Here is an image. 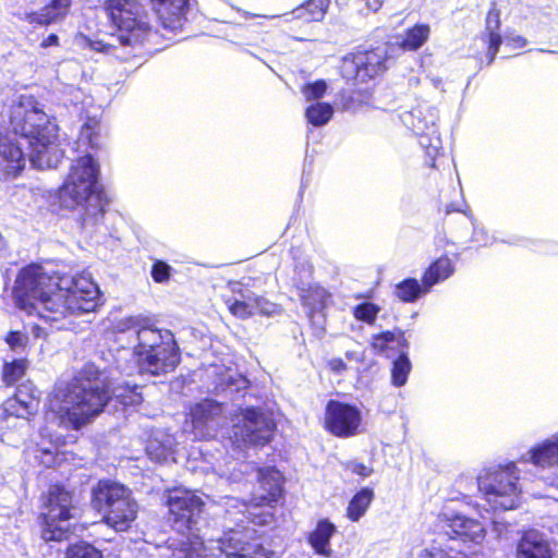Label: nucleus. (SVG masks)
Returning a JSON list of instances; mask_svg holds the SVG:
<instances>
[{
    "label": "nucleus",
    "mask_w": 558,
    "mask_h": 558,
    "mask_svg": "<svg viewBox=\"0 0 558 558\" xmlns=\"http://www.w3.org/2000/svg\"><path fill=\"white\" fill-rule=\"evenodd\" d=\"M379 307L369 302H364L354 307L353 314L357 320L373 324L377 317Z\"/></svg>",
    "instance_id": "4c0bfd02"
},
{
    "label": "nucleus",
    "mask_w": 558,
    "mask_h": 558,
    "mask_svg": "<svg viewBox=\"0 0 558 558\" xmlns=\"http://www.w3.org/2000/svg\"><path fill=\"white\" fill-rule=\"evenodd\" d=\"M5 116L8 125L0 124L1 181L15 179L24 170L26 155L22 141L31 149L29 161L35 168L58 167L63 157L58 143V126L33 95H14Z\"/></svg>",
    "instance_id": "f257e3e1"
},
{
    "label": "nucleus",
    "mask_w": 558,
    "mask_h": 558,
    "mask_svg": "<svg viewBox=\"0 0 558 558\" xmlns=\"http://www.w3.org/2000/svg\"><path fill=\"white\" fill-rule=\"evenodd\" d=\"M226 304L230 313L238 318L245 319L254 315L252 313V305L245 304L240 298H229Z\"/></svg>",
    "instance_id": "58836bf2"
},
{
    "label": "nucleus",
    "mask_w": 558,
    "mask_h": 558,
    "mask_svg": "<svg viewBox=\"0 0 558 558\" xmlns=\"http://www.w3.org/2000/svg\"><path fill=\"white\" fill-rule=\"evenodd\" d=\"M424 282H420L414 278L402 280L396 286L395 294L403 302L411 303L416 301L422 294L427 293Z\"/></svg>",
    "instance_id": "cd10ccee"
},
{
    "label": "nucleus",
    "mask_w": 558,
    "mask_h": 558,
    "mask_svg": "<svg viewBox=\"0 0 558 558\" xmlns=\"http://www.w3.org/2000/svg\"><path fill=\"white\" fill-rule=\"evenodd\" d=\"M75 41L81 47H88L98 52L111 53L114 49L112 44L104 43L102 40H93L83 34L77 35Z\"/></svg>",
    "instance_id": "ea45409f"
},
{
    "label": "nucleus",
    "mask_w": 558,
    "mask_h": 558,
    "mask_svg": "<svg viewBox=\"0 0 558 558\" xmlns=\"http://www.w3.org/2000/svg\"><path fill=\"white\" fill-rule=\"evenodd\" d=\"M99 295L90 275L51 276L36 264L20 271L13 288L17 308L50 323L94 312L99 305Z\"/></svg>",
    "instance_id": "f03ea898"
},
{
    "label": "nucleus",
    "mask_w": 558,
    "mask_h": 558,
    "mask_svg": "<svg viewBox=\"0 0 558 558\" xmlns=\"http://www.w3.org/2000/svg\"><path fill=\"white\" fill-rule=\"evenodd\" d=\"M170 274L171 267L162 260H156L151 266L150 275L153 279L158 283L168 281Z\"/></svg>",
    "instance_id": "c03bdc74"
},
{
    "label": "nucleus",
    "mask_w": 558,
    "mask_h": 558,
    "mask_svg": "<svg viewBox=\"0 0 558 558\" xmlns=\"http://www.w3.org/2000/svg\"><path fill=\"white\" fill-rule=\"evenodd\" d=\"M59 45V37L56 34H50L47 38H45L40 43L41 48H48L50 46H58Z\"/></svg>",
    "instance_id": "864d4df0"
},
{
    "label": "nucleus",
    "mask_w": 558,
    "mask_h": 558,
    "mask_svg": "<svg viewBox=\"0 0 558 558\" xmlns=\"http://www.w3.org/2000/svg\"><path fill=\"white\" fill-rule=\"evenodd\" d=\"M421 558H456V557L448 555L440 548L433 547L430 549L423 550Z\"/></svg>",
    "instance_id": "3c124183"
},
{
    "label": "nucleus",
    "mask_w": 558,
    "mask_h": 558,
    "mask_svg": "<svg viewBox=\"0 0 558 558\" xmlns=\"http://www.w3.org/2000/svg\"><path fill=\"white\" fill-rule=\"evenodd\" d=\"M329 0H308L306 4L296 8L293 13L296 19H304L307 22L320 21L327 11Z\"/></svg>",
    "instance_id": "c85d7f7f"
},
{
    "label": "nucleus",
    "mask_w": 558,
    "mask_h": 558,
    "mask_svg": "<svg viewBox=\"0 0 558 558\" xmlns=\"http://www.w3.org/2000/svg\"><path fill=\"white\" fill-rule=\"evenodd\" d=\"M429 36V26L426 24H417L410 28L400 43V47L404 50H417L424 45Z\"/></svg>",
    "instance_id": "c756f323"
},
{
    "label": "nucleus",
    "mask_w": 558,
    "mask_h": 558,
    "mask_svg": "<svg viewBox=\"0 0 558 558\" xmlns=\"http://www.w3.org/2000/svg\"><path fill=\"white\" fill-rule=\"evenodd\" d=\"M104 9L119 31L121 45H143L154 35L143 5L137 0H106Z\"/></svg>",
    "instance_id": "1a4fd4ad"
},
{
    "label": "nucleus",
    "mask_w": 558,
    "mask_h": 558,
    "mask_svg": "<svg viewBox=\"0 0 558 558\" xmlns=\"http://www.w3.org/2000/svg\"><path fill=\"white\" fill-rule=\"evenodd\" d=\"M47 511L41 515V537L46 542L63 541L71 534L72 496L62 486H51L48 493Z\"/></svg>",
    "instance_id": "9d476101"
},
{
    "label": "nucleus",
    "mask_w": 558,
    "mask_h": 558,
    "mask_svg": "<svg viewBox=\"0 0 558 558\" xmlns=\"http://www.w3.org/2000/svg\"><path fill=\"white\" fill-rule=\"evenodd\" d=\"M472 226H473V233L470 239L471 243H474L477 246H486L492 243L490 236L482 227L475 226V223L473 221H472Z\"/></svg>",
    "instance_id": "a18cd8bd"
},
{
    "label": "nucleus",
    "mask_w": 558,
    "mask_h": 558,
    "mask_svg": "<svg viewBox=\"0 0 558 558\" xmlns=\"http://www.w3.org/2000/svg\"><path fill=\"white\" fill-rule=\"evenodd\" d=\"M373 499V489L367 487L362 488L350 500L347 508V517L351 521L357 522L365 514Z\"/></svg>",
    "instance_id": "a878e982"
},
{
    "label": "nucleus",
    "mask_w": 558,
    "mask_h": 558,
    "mask_svg": "<svg viewBox=\"0 0 558 558\" xmlns=\"http://www.w3.org/2000/svg\"><path fill=\"white\" fill-rule=\"evenodd\" d=\"M336 532V526L328 520H320L316 529L310 534L308 542L315 551L325 557H330L332 550L329 547L330 538Z\"/></svg>",
    "instance_id": "b1692460"
},
{
    "label": "nucleus",
    "mask_w": 558,
    "mask_h": 558,
    "mask_svg": "<svg viewBox=\"0 0 558 558\" xmlns=\"http://www.w3.org/2000/svg\"><path fill=\"white\" fill-rule=\"evenodd\" d=\"M65 558H102V556L93 545L78 543L68 548Z\"/></svg>",
    "instance_id": "c9c22d12"
},
{
    "label": "nucleus",
    "mask_w": 558,
    "mask_h": 558,
    "mask_svg": "<svg viewBox=\"0 0 558 558\" xmlns=\"http://www.w3.org/2000/svg\"><path fill=\"white\" fill-rule=\"evenodd\" d=\"M5 342L12 351L20 353L25 349L28 342V336L21 331H10L5 336Z\"/></svg>",
    "instance_id": "37998d69"
},
{
    "label": "nucleus",
    "mask_w": 558,
    "mask_h": 558,
    "mask_svg": "<svg viewBox=\"0 0 558 558\" xmlns=\"http://www.w3.org/2000/svg\"><path fill=\"white\" fill-rule=\"evenodd\" d=\"M27 368V363L23 359H16L12 362H5L2 369V379L7 385H13L20 380Z\"/></svg>",
    "instance_id": "473e14b6"
},
{
    "label": "nucleus",
    "mask_w": 558,
    "mask_h": 558,
    "mask_svg": "<svg viewBox=\"0 0 558 558\" xmlns=\"http://www.w3.org/2000/svg\"><path fill=\"white\" fill-rule=\"evenodd\" d=\"M277 311H278V306L275 303L267 301L263 296H258L255 314L271 316L275 313H277Z\"/></svg>",
    "instance_id": "49530a36"
},
{
    "label": "nucleus",
    "mask_w": 558,
    "mask_h": 558,
    "mask_svg": "<svg viewBox=\"0 0 558 558\" xmlns=\"http://www.w3.org/2000/svg\"><path fill=\"white\" fill-rule=\"evenodd\" d=\"M98 129L99 124L97 120L90 119L87 122H85L80 131L77 141L78 145L87 146L90 148L98 147Z\"/></svg>",
    "instance_id": "72a5a7b5"
},
{
    "label": "nucleus",
    "mask_w": 558,
    "mask_h": 558,
    "mask_svg": "<svg viewBox=\"0 0 558 558\" xmlns=\"http://www.w3.org/2000/svg\"><path fill=\"white\" fill-rule=\"evenodd\" d=\"M362 413L355 405L337 400L328 401L325 412V426L340 438H349L360 433Z\"/></svg>",
    "instance_id": "dca6fc26"
},
{
    "label": "nucleus",
    "mask_w": 558,
    "mask_h": 558,
    "mask_svg": "<svg viewBox=\"0 0 558 558\" xmlns=\"http://www.w3.org/2000/svg\"><path fill=\"white\" fill-rule=\"evenodd\" d=\"M276 424L274 420L255 408H246L241 418L233 424L228 439L235 448L265 446L272 437Z\"/></svg>",
    "instance_id": "f8f14e48"
},
{
    "label": "nucleus",
    "mask_w": 558,
    "mask_h": 558,
    "mask_svg": "<svg viewBox=\"0 0 558 558\" xmlns=\"http://www.w3.org/2000/svg\"><path fill=\"white\" fill-rule=\"evenodd\" d=\"M14 403L19 404L20 408L15 410L16 416H24L26 414H32L37 411L38 408V399L32 393L26 392V387H19L13 401H10L9 407L14 408Z\"/></svg>",
    "instance_id": "7c9ffc66"
},
{
    "label": "nucleus",
    "mask_w": 558,
    "mask_h": 558,
    "mask_svg": "<svg viewBox=\"0 0 558 558\" xmlns=\"http://www.w3.org/2000/svg\"><path fill=\"white\" fill-rule=\"evenodd\" d=\"M231 290L233 293L239 294L240 299L244 301L245 304L252 305V313L255 314L258 295L250 289H244L240 282L231 283Z\"/></svg>",
    "instance_id": "79ce46f5"
},
{
    "label": "nucleus",
    "mask_w": 558,
    "mask_h": 558,
    "mask_svg": "<svg viewBox=\"0 0 558 558\" xmlns=\"http://www.w3.org/2000/svg\"><path fill=\"white\" fill-rule=\"evenodd\" d=\"M402 123L420 137L418 144L426 155V163L435 168V160L441 148V140L437 133V110L426 104L400 114Z\"/></svg>",
    "instance_id": "9b49d317"
},
{
    "label": "nucleus",
    "mask_w": 558,
    "mask_h": 558,
    "mask_svg": "<svg viewBox=\"0 0 558 558\" xmlns=\"http://www.w3.org/2000/svg\"><path fill=\"white\" fill-rule=\"evenodd\" d=\"M99 165L90 154L74 159L69 173L59 189L60 204L64 208L84 206V228L98 225L105 214V203L98 192Z\"/></svg>",
    "instance_id": "423d86ee"
},
{
    "label": "nucleus",
    "mask_w": 558,
    "mask_h": 558,
    "mask_svg": "<svg viewBox=\"0 0 558 558\" xmlns=\"http://www.w3.org/2000/svg\"><path fill=\"white\" fill-rule=\"evenodd\" d=\"M500 28V10L497 9L495 2L492 3L490 9L486 15V33L488 37V64H490L499 50L502 38L499 34Z\"/></svg>",
    "instance_id": "5701e85b"
},
{
    "label": "nucleus",
    "mask_w": 558,
    "mask_h": 558,
    "mask_svg": "<svg viewBox=\"0 0 558 558\" xmlns=\"http://www.w3.org/2000/svg\"><path fill=\"white\" fill-rule=\"evenodd\" d=\"M156 13L165 28L177 31L185 21L190 0H151Z\"/></svg>",
    "instance_id": "6ab92c4d"
},
{
    "label": "nucleus",
    "mask_w": 558,
    "mask_h": 558,
    "mask_svg": "<svg viewBox=\"0 0 558 558\" xmlns=\"http://www.w3.org/2000/svg\"><path fill=\"white\" fill-rule=\"evenodd\" d=\"M391 47L388 43L378 44L368 50H357L345 54L340 71L347 81L366 82L386 70V61Z\"/></svg>",
    "instance_id": "ddd939ff"
},
{
    "label": "nucleus",
    "mask_w": 558,
    "mask_h": 558,
    "mask_svg": "<svg viewBox=\"0 0 558 558\" xmlns=\"http://www.w3.org/2000/svg\"><path fill=\"white\" fill-rule=\"evenodd\" d=\"M411 362L407 351H402L401 354L393 361L391 368V383L396 387H402L408 380V376L411 372Z\"/></svg>",
    "instance_id": "2f4dec72"
},
{
    "label": "nucleus",
    "mask_w": 558,
    "mask_h": 558,
    "mask_svg": "<svg viewBox=\"0 0 558 558\" xmlns=\"http://www.w3.org/2000/svg\"><path fill=\"white\" fill-rule=\"evenodd\" d=\"M329 366L333 372L337 373H341L347 368L344 362L341 359H331L329 361Z\"/></svg>",
    "instance_id": "603ef678"
},
{
    "label": "nucleus",
    "mask_w": 558,
    "mask_h": 558,
    "mask_svg": "<svg viewBox=\"0 0 558 558\" xmlns=\"http://www.w3.org/2000/svg\"><path fill=\"white\" fill-rule=\"evenodd\" d=\"M477 486L494 510H511L520 504L519 470L514 462L485 468L477 476Z\"/></svg>",
    "instance_id": "6e6552de"
},
{
    "label": "nucleus",
    "mask_w": 558,
    "mask_h": 558,
    "mask_svg": "<svg viewBox=\"0 0 558 558\" xmlns=\"http://www.w3.org/2000/svg\"><path fill=\"white\" fill-rule=\"evenodd\" d=\"M168 507L172 529L182 536L179 539V547L173 551L175 558H193L192 551L201 548L214 556L225 553L228 557L235 558H265V551L259 546L246 542V535L241 532L204 545L197 534L203 501L193 492L174 489L168 497Z\"/></svg>",
    "instance_id": "7ed1b4c3"
},
{
    "label": "nucleus",
    "mask_w": 558,
    "mask_h": 558,
    "mask_svg": "<svg viewBox=\"0 0 558 558\" xmlns=\"http://www.w3.org/2000/svg\"><path fill=\"white\" fill-rule=\"evenodd\" d=\"M327 90V83L324 80H317L313 83L305 84L302 87V94L306 101H318L324 97Z\"/></svg>",
    "instance_id": "e433bc0d"
},
{
    "label": "nucleus",
    "mask_w": 558,
    "mask_h": 558,
    "mask_svg": "<svg viewBox=\"0 0 558 558\" xmlns=\"http://www.w3.org/2000/svg\"><path fill=\"white\" fill-rule=\"evenodd\" d=\"M191 417L195 438L208 440L219 436L225 437L228 417L222 403L204 399L192 408Z\"/></svg>",
    "instance_id": "4468645a"
},
{
    "label": "nucleus",
    "mask_w": 558,
    "mask_h": 558,
    "mask_svg": "<svg viewBox=\"0 0 558 558\" xmlns=\"http://www.w3.org/2000/svg\"><path fill=\"white\" fill-rule=\"evenodd\" d=\"M150 459L156 461H166L172 453L171 441L160 442L156 437L151 438L146 447Z\"/></svg>",
    "instance_id": "f704fd0d"
},
{
    "label": "nucleus",
    "mask_w": 558,
    "mask_h": 558,
    "mask_svg": "<svg viewBox=\"0 0 558 558\" xmlns=\"http://www.w3.org/2000/svg\"><path fill=\"white\" fill-rule=\"evenodd\" d=\"M116 339L126 341L137 360L140 372L160 376L180 363V349L171 330L157 327L145 316H129L113 324Z\"/></svg>",
    "instance_id": "20e7f679"
},
{
    "label": "nucleus",
    "mask_w": 558,
    "mask_h": 558,
    "mask_svg": "<svg viewBox=\"0 0 558 558\" xmlns=\"http://www.w3.org/2000/svg\"><path fill=\"white\" fill-rule=\"evenodd\" d=\"M367 13H377L384 5L385 0H357Z\"/></svg>",
    "instance_id": "09e8293b"
},
{
    "label": "nucleus",
    "mask_w": 558,
    "mask_h": 558,
    "mask_svg": "<svg viewBox=\"0 0 558 558\" xmlns=\"http://www.w3.org/2000/svg\"><path fill=\"white\" fill-rule=\"evenodd\" d=\"M71 5L72 0H50L39 11L21 9L16 16L29 24L48 26L64 21L70 13Z\"/></svg>",
    "instance_id": "f3484780"
},
{
    "label": "nucleus",
    "mask_w": 558,
    "mask_h": 558,
    "mask_svg": "<svg viewBox=\"0 0 558 558\" xmlns=\"http://www.w3.org/2000/svg\"><path fill=\"white\" fill-rule=\"evenodd\" d=\"M372 347L379 353L386 354L387 357H391L389 351L401 354L402 351H407L409 343L404 338L403 331L397 329L374 335L372 338Z\"/></svg>",
    "instance_id": "4be33fe9"
},
{
    "label": "nucleus",
    "mask_w": 558,
    "mask_h": 558,
    "mask_svg": "<svg viewBox=\"0 0 558 558\" xmlns=\"http://www.w3.org/2000/svg\"><path fill=\"white\" fill-rule=\"evenodd\" d=\"M345 356L349 359V360H354V361H360L361 360V354L357 353V352H354V351H348L345 353Z\"/></svg>",
    "instance_id": "5fc2aeb1"
},
{
    "label": "nucleus",
    "mask_w": 558,
    "mask_h": 558,
    "mask_svg": "<svg viewBox=\"0 0 558 558\" xmlns=\"http://www.w3.org/2000/svg\"><path fill=\"white\" fill-rule=\"evenodd\" d=\"M517 558H553V554L546 537L536 530H530L517 544Z\"/></svg>",
    "instance_id": "aec40b11"
},
{
    "label": "nucleus",
    "mask_w": 558,
    "mask_h": 558,
    "mask_svg": "<svg viewBox=\"0 0 558 558\" xmlns=\"http://www.w3.org/2000/svg\"><path fill=\"white\" fill-rule=\"evenodd\" d=\"M92 506L118 532L126 531L136 519L138 506L131 490L116 482L99 481L92 489Z\"/></svg>",
    "instance_id": "0eeeda50"
},
{
    "label": "nucleus",
    "mask_w": 558,
    "mask_h": 558,
    "mask_svg": "<svg viewBox=\"0 0 558 558\" xmlns=\"http://www.w3.org/2000/svg\"><path fill=\"white\" fill-rule=\"evenodd\" d=\"M345 469L365 478L373 473V469L357 461H349Z\"/></svg>",
    "instance_id": "de8ad7c7"
},
{
    "label": "nucleus",
    "mask_w": 558,
    "mask_h": 558,
    "mask_svg": "<svg viewBox=\"0 0 558 558\" xmlns=\"http://www.w3.org/2000/svg\"><path fill=\"white\" fill-rule=\"evenodd\" d=\"M114 393L123 405H135L141 403L143 400L136 386L132 388H118Z\"/></svg>",
    "instance_id": "a19ab883"
},
{
    "label": "nucleus",
    "mask_w": 558,
    "mask_h": 558,
    "mask_svg": "<svg viewBox=\"0 0 558 558\" xmlns=\"http://www.w3.org/2000/svg\"><path fill=\"white\" fill-rule=\"evenodd\" d=\"M505 44L507 47L522 48L527 44V40L520 35L511 34L506 36Z\"/></svg>",
    "instance_id": "8fccbe9b"
},
{
    "label": "nucleus",
    "mask_w": 558,
    "mask_h": 558,
    "mask_svg": "<svg viewBox=\"0 0 558 558\" xmlns=\"http://www.w3.org/2000/svg\"><path fill=\"white\" fill-rule=\"evenodd\" d=\"M454 271L453 264L448 256H441L436 259L424 272L423 282L426 286V290L449 278Z\"/></svg>",
    "instance_id": "393cba45"
},
{
    "label": "nucleus",
    "mask_w": 558,
    "mask_h": 558,
    "mask_svg": "<svg viewBox=\"0 0 558 558\" xmlns=\"http://www.w3.org/2000/svg\"><path fill=\"white\" fill-rule=\"evenodd\" d=\"M304 275L306 278H308L311 276V266H307L306 268H304Z\"/></svg>",
    "instance_id": "6e6d98bb"
},
{
    "label": "nucleus",
    "mask_w": 558,
    "mask_h": 558,
    "mask_svg": "<svg viewBox=\"0 0 558 558\" xmlns=\"http://www.w3.org/2000/svg\"><path fill=\"white\" fill-rule=\"evenodd\" d=\"M295 286L299 290L302 304L308 310L310 316L326 306L330 294L325 288L304 279L295 281Z\"/></svg>",
    "instance_id": "412c9836"
},
{
    "label": "nucleus",
    "mask_w": 558,
    "mask_h": 558,
    "mask_svg": "<svg viewBox=\"0 0 558 558\" xmlns=\"http://www.w3.org/2000/svg\"><path fill=\"white\" fill-rule=\"evenodd\" d=\"M521 461L538 469L558 470V433L533 446L521 457Z\"/></svg>",
    "instance_id": "a211bd4d"
},
{
    "label": "nucleus",
    "mask_w": 558,
    "mask_h": 558,
    "mask_svg": "<svg viewBox=\"0 0 558 558\" xmlns=\"http://www.w3.org/2000/svg\"><path fill=\"white\" fill-rule=\"evenodd\" d=\"M333 114V107L330 104L316 101L305 109V118L310 124L319 128L326 125Z\"/></svg>",
    "instance_id": "bb28decb"
},
{
    "label": "nucleus",
    "mask_w": 558,
    "mask_h": 558,
    "mask_svg": "<svg viewBox=\"0 0 558 558\" xmlns=\"http://www.w3.org/2000/svg\"><path fill=\"white\" fill-rule=\"evenodd\" d=\"M438 525L449 539L463 544H482L486 530L482 522L445 507L437 517Z\"/></svg>",
    "instance_id": "2eb2a0df"
},
{
    "label": "nucleus",
    "mask_w": 558,
    "mask_h": 558,
    "mask_svg": "<svg viewBox=\"0 0 558 558\" xmlns=\"http://www.w3.org/2000/svg\"><path fill=\"white\" fill-rule=\"evenodd\" d=\"M109 399L108 390L97 377L80 374L56 387L49 409L60 425L80 429L104 411Z\"/></svg>",
    "instance_id": "39448f33"
}]
</instances>
